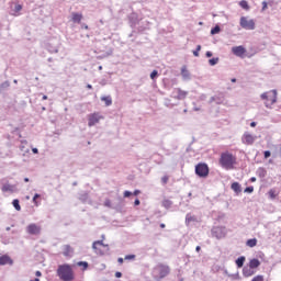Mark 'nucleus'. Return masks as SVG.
Returning a JSON list of instances; mask_svg holds the SVG:
<instances>
[{"mask_svg": "<svg viewBox=\"0 0 281 281\" xmlns=\"http://www.w3.org/2000/svg\"><path fill=\"white\" fill-rule=\"evenodd\" d=\"M218 161L224 170H234V166H236V156L229 151H224L221 154Z\"/></svg>", "mask_w": 281, "mask_h": 281, "instance_id": "1", "label": "nucleus"}, {"mask_svg": "<svg viewBox=\"0 0 281 281\" xmlns=\"http://www.w3.org/2000/svg\"><path fill=\"white\" fill-rule=\"evenodd\" d=\"M57 276L63 281H74V269L67 263L61 265L57 269Z\"/></svg>", "mask_w": 281, "mask_h": 281, "instance_id": "2", "label": "nucleus"}, {"mask_svg": "<svg viewBox=\"0 0 281 281\" xmlns=\"http://www.w3.org/2000/svg\"><path fill=\"white\" fill-rule=\"evenodd\" d=\"M261 100H266L265 106L271 109L276 102H278V90H271L270 92H263Z\"/></svg>", "mask_w": 281, "mask_h": 281, "instance_id": "3", "label": "nucleus"}, {"mask_svg": "<svg viewBox=\"0 0 281 281\" xmlns=\"http://www.w3.org/2000/svg\"><path fill=\"white\" fill-rule=\"evenodd\" d=\"M92 249L97 256H104L109 251V245H105L102 240H97L92 244Z\"/></svg>", "mask_w": 281, "mask_h": 281, "instance_id": "4", "label": "nucleus"}, {"mask_svg": "<svg viewBox=\"0 0 281 281\" xmlns=\"http://www.w3.org/2000/svg\"><path fill=\"white\" fill-rule=\"evenodd\" d=\"M195 175L198 177L204 178L210 175V167H207V164L200 162L195 166Z\"/></svg>", "mask_w": 281, "mask_h": 281, "instance_id": "5", "label": "nucleus"}, {"mask_svg": "<svg viewBox=\"0 0 281 281\" xmlns=\"http://www.w3.org/2000/svg\"><path fill=\"white\" fill-rule=\"evenodd\" d=\"M211 234L213 238H217V240H221V238H225V236H227V231L225 226H214L211 229Z\"/></svg>", "mask_w": 281, "mask_h": 281, "instance_id": "6", "label": "nucleus"}, {"mask_svg": "<svg viewBox=\"0 0 281 281\" xmlns=\"http://www.w3.org/2000/svg\"><path fill=\"white\" fill-rule=\"evenodd\" d=\"M239 25L243 30H256V21L249 20L247 16L240 18Z\"/></svg>", "mask_w": 281, "mask_h": 281, "instance_id": "7", "label": "nucleus"}, {"mask_svg": "<svg viewBox=\"0 0 281 281\" xmlns=\"http://www.w3.org/2000/svg\"><path fill=\"white\" fill-rule=\"evenodd\" d=\"M41 225H37L35 223L29 224L26 226V234H29L30 236H41Z\"/></svg>", "mask_w": 281, "mask_h": 281, "instance_id": "8", "label": "nucleus"}, {"mask_svg": "<svg viewBox=\"0 0 281 281\" xmlns=\"http://www.w3.org/2000/svg\"><path fill=\"white\" fill-rule=\"evenodd\" d=\"M104 116L100 115V113L95 112L90 115H88V126H95L100 122V120H103Z\"/></svg>", "mask_w": 281, "mask_h": 281, "instance_id": "9", "label": "nucleus"}, {"mask_svg": "<svg viewBox=\"0 0 281 281\" xmlns=\"http://www.w3.org/2000/svg\"><path fill=\"white\" fill-rule=\"evenodd\" d=\"M257 137L251 135L249 132H245L241 136L243 144H246V146H254Z\"/></svg>", "mask_w": 281, "mask_h": 281, "instance_id": "10", "label": "nucleus"}, {"mask_svg": "<svg viewBox=\"0 0 281 281\" xmlns=\"http://www.w3.org/2000/svg\"><path fill=\"white\" fill-rule=\"evenodd\" d=\"M180 75L184 82H189V80H192V74H190V70H188V66L181 67Z\"/></svg>", "mask_w": 281, "mask_h": 281, "instance_id": "11", "label": "nucleus"}, {"mask_svg": "<svg viewBox=\"0 0 281 281\" xmlns=\"http://www.w3.org/2000/svg\"><path fill=\"white\" fill-rule=\"evenodd\" d=\"M232 53L234 56H238V58H243L245 54H247V49L244 46H235L232 48Z\"/></svg>", "mask_w": 281, "mask_h": 281, "instance_id": "12", "label": "nucleus"}, {"mask_svg": "<svg viewBox=\"0 0 281 281\" xmlns=\"http://www.w3.org/2000/svg\"><path fill=\"white\" fill-rule=\"evenodd\" d=\"M186 223L187 225H192V223H199V217H196V215H192V213H189L186 215Z\"/></svg>", "mask_w": 281, "mask_h": 281, "instance_id": "13", "label": "nucleus"}, {"mask_svg": "<svg viewBox=\"0 0 281 281\" xmlns=\"http://www.w3.org/2000/svg\"><path fill=\"white\" fill-rule=\"evenodd\" d=\"M256 271H254V268L251 267H244L243 268V276L244 278H251V276H255Z\"/></svg>", "mask_w": 281, "mask_h": 281, "instance_id": "14", "label": "nucleus"}, {"mask_svg": "<svg viewBox=\"0 0 281 281\" xmlns=\"http://www.w3.org/2000/svg\"><path fill=\"white\" fill-rule=\"evenodd\" d=\"M212 102H215V104H223V102H225V98L223 95H214L211 97L209 104H212Z\"/></svg>", "mask_w": 281, "mask_h": 281, "instance_id": "15", "label": "nucleus"}, {"mask_svg": "<svg viewBox=\"0 0 281 281\" xmlns=\"http://www.w3.org/2000/svg\"><path fill=\"white\" fill-rule=\"evenodd\" d=\"M14 261L12 260V258H10V256L8 255H4V256H1L0 257V265L3 266V265H13Z\"/></svg>", "mask_w": 281, "mask_h": 281, "instance_id": "16", "label": "nucleus"}, {"mask_svg": "<svg viewBox=\"0 0 281 281\" xmlns=\"http://www.w3.org/2000/svg\"><path fill=\"white\" fill-rule=\"evenodd\" d=\"M256 175L259 177V179H265V177H267V169L259 167L256 171Z\"/></svg>", "mask_w": 281, "mask_h": 281, "instance_id": "17", "label": "nucleus"}, {"mask_svg": "<svg viewBox=\"0 0 281 281\" xmlns=\"http://www.w3.org/2000/svg\"><path fill=\"white\" fill-rule=\"evenodd\" d=\"M231 189L236 192V194H240L243 192V189L240 188V183L233 182L231 186Z\"/></svg>", "mask_w": 281, "mask_h": 281, "instance_id": "18", "label": "nucleus"}, {"mask_svg": "<svg viewBox=\"0 0 281 281\" xmlns=\"http://www.w3.org/2000/svg\"><path fill=\"white\" fill-rule=\"evenodd\" d=\"M63 254L64 256L69 257L71 256V254H74V249L71 248V246L65 245L63 248Z\"/></svg>", "mask_w": 281, "mask_h": 281, "instance_id": "19", "label": "nucleus"}, {"mask_svg": "<svg viewBox=\"0 0 281 281\" xmlns=\"http://www.w3.org/2000/svg\"><path fill=\"white\" fill-rule=\"evenodd\" d=\"M249 267L250 269H258V267H260V260L256 258L251 259L249 261Z\"/></svg>", "mask_w": 281, "mask_h": 281, "instance_id": "20", "label": "nucleus"}, {"mask_svg": "<svg viewBox=\"0 0 281 281\" xmlns=\"http://www.w3.org/2000/svg\"><path fill=\"white\" fill-rule=\"evenodd\" d=\"M245 256H241L239 258L236 259L235 263L237 265L238 269H243V267L245 266Z\"/></svg>", "mask_w": 281, "mask_h": 281, "instance_id": "21", "label": "nucleus"}, {"mask_svg": "<svg viewBox=\"0 0 281 281\" xmlns=\"http://www.w3.org/2000/svg\"><path fill=\"white\" fill-rule=\"evenodd\" d=\"M2 192H14V186L5 183L1 188Z\"/></svg>", "mask_w": 281, "mask_h": 281, "instance_id": "22", "label": "nucleus"}, {"mask_svg": "<svg viewBox=\"0 0 281 281\" xmlns=\"http://www.w3.org/2000/svg\"><path fill=\"white\" fill-rule=\"evenodd\" d=\"M101 101L105 103V106H111V104H113V99L111 95L101 97Z\"/></svg>", "mask_w": 281, "mask_h": 281, "instance_id": "23", "label": "nucleus"}, {"mask_svg": "<svg viewBox=\"0 0 281 281\" xmlns=\"http://www.w3.org/2000/svg\"><path fill=\"white\" fill-rule=\"evenodd\" d=\"M82 21V13H72V22L80 23Z\"/></svg>", "mask_w": 281, "mask_h": 281, "instance_id": "24", "label": "nucleus"}, {"mask_svg": "<svg viewBox=\"0 0 281 281\" xmlns=\"http://www.w3.org/2000/svg\"><path fill=\"white\" fill-rule=\"evenodd\" d=\"M187 95H188V91L178 89V100H186Z\"/></svg>", "mask_w": 281, "mask_h": 281, "instance_id": "25", "label": "nucleus"}, {"mask_svg": "<svg viewBox=\"0 0 281 281\" xmlns=\"http://www.w3.org/2000/svg\"><path fill=\"white\" fill-rule=\"evenodd\" d=\"M247 247H256L258 245V239L251 238L246 241Z\"/></svg>", "mask_w": 281, "mask_h": 281, "instance_id": "26", "label": "nucleus"}, {"mask_svg": "<svg viewBox=\"0 0 281 281\" xmlns=\"http://www.w3.org/2000/svg\"><path fill=\"white\" fill-rule=\"evenodd\" d=\"M77 265L78 267H82L83 271H87V269H89V262L87 261H79Z\"/></svg>", "mask_w": 281, "mask_h": 281, "instance_id": "27", "label": "nucleus"}, {"mask_svg": "<svg viewBox=\"0 0 281 281\" xmlns=\"http://www.w3.org/2000/svg\"><path fill=\"white\" fill-rule=\"evenodd\" d=\"M240 8H243V10H249V3L247 2V0H241L239 2Z\"/></svg>", "mask_w": 281, "mask_h": 281, "instance_id": "28", "label": "nucleus"}, {"mask_svg": "<svg viewBox=\"0 0 281 281\" xmlns=\"http://www.w3.org/2000/svg\"><path fill=\"white\" fill-rule=\"evenodd\" d=\"M12 205L16 210V212H21V204H19V200H13Z\"/></svg>", "mask_w": 281, "mask_h": 281, "instance_id": "29", "label": "nucleus"}, {"mask_svg": "<svg viewBox=\"0 0 281 281\" xmlns=\"http://www.w3.org/2000/svg\"><path fill=\"white\" fill-rule=\"evenodd\" d=\"M218 57H213L209 60V65H211V67H214V65H218Z\"/></svg>", "mask_w": 281, "mask_h": 281, "instance_id": "30", "label": "nucleus"}, {"mask_svg": "<svg viewBox=\"0 0 281 281\" xmlns=\"http://www.w3.org/2000/svg\"><path fill=\"white\" fill-rule=\"evenodd\" d=\"M21 10H23V5H21V4H15V8H14L15 14H13V15H14V16H19V12H21Z\"/></svg>", "mask_w": 281, "mask_h": 281, "instance_id": "31", "label": "nucleus"}, {"mask_svg": "<svg viewBox=\"0 0 281 281\" xmlns=\"http://www.w3.org/2000/svg\"><path fill=\"white\" fill-rule=\"evenodd\" d=\"M218 32H221V26L216 25L215 27H213L211 30V34L214 35V34H218Z\"/></svg>", "mask_w": 281, "mask_h": 281, "instance_id": "32", "label": "nucleus"}, {"mask_svg": "<svg viewBox=\"0 0 281 281\" xmlns=\"http://www.w3.org/2000/svg\"><path fill=\"white\" fill-rule=\"evenodd\" d=\"M36 199H41V194L36 193L34 196H33V203L36 207H38V202L36 201Z\"/></svg>", "mask_w": 281, "mask_h": 281, "instance_id": "33", "label": "nucleus"}, {"mask_svg": "<svg viewBox=\"0 0 281 281\" xmlns=\"http://www.w3.org/2000/svg\"><path fill=\"white\" fill-rule=\"evenodd\" d=\"M201 52V45H198L195 50H193V56H195L196 58H199V53Z\"/></svg>", "mask_w": 281, "mask_h": 281, "instance_id": "34", "label": "nucleus"}, {"mask_svg": "<svg viewBox=\"0 0 281 281\" xmlns=\"http://www.w3.org/2000/svg\"><path fill=\"white\" fill-rule=\"evenodd\" d=\"M268 194H269L270 199H276V196H277L276 190H273V189H270Z\"/></svg>", "mask_w": 281, "mask_h": 281, "instance_id": "35", "label": "nucleus"}, {"mask_svg": "<svg viewBox=\"0 0 281 281\" xmlns=\"http://www.w3.org/2000/svg\"><path fill=\"white\" fill-rule=\"evenodd\" d=\"M158 74L159 72L157 70L151 71V74H150L151 80H155V78H157Z\"/></svg>", "mask_w": 281, "mask_h": 281, "instance_id": "36", "label": "nucleus"}, {"mask_svg": "<svg viewBox=\"0 0 281 281\" xmlns=\"http://www.w3.org/2000/svg\"><path fill=\"white\" fill-rule=\"evenodd\" d=\"M244 192L251 194V192H254V187H247Z\"/></svg>", "mask_w": 281, "mask_h": 281, "instance_id": "37", "label": "nucleus"}, {"mask_svg": "<svg viewBox=\"0 0 281 281\" xmlns=\"http://www.w3.org/2000/svg\"><path fill=\"white\" fill-rule=\"evenodd\" d=\"M263 157H265V159H269V157H271V151L270 150H266L263 153Z\"/></svg>", "mask_w": 281, "mask_h": 281, "instance_id": "38", "label": "nucleus"}, {"mask_svg": "<svg viewBox=\"0 0 281 281\" xmlns=\"http://www.w3.org/2000/svg\"><path fill=\"white\" fill-rule=\"evenodd\" d=\"M168 176H165V177H162L161 178V183L164 184V186H166V183H168Z\"/></svg>", "mask_w": 281, "mask_h": 281, "instance_id": "39", "label": "nucleus"}, {"mask_svg": "<svg viewBox=\"0 0 281 281\" xmlns=\"http://www.w3.org/2000/svg\"><path fill=\"white\" fill-rule=\"evenodd\" d=\"M125 260H135V255L125 256Z\"/></svg>", "mask_w": 281, "mask_h": 281, "instance_id": "40", "label": "nucleus"}, {"mask_svg": "<svg viewBox=\"0 0 281 281\" xmlns=\"http://www.w3.org/2000/svg\"><path fill=\"white\" fill-rule=\"evenodd\" d=\"M267 8H268V3H267V1H263L261 12H265V10H267Z\"/></svg>", "mask_w": 281, "mask_h": 281, "instance_id": "41", "label": "nucleus"}, {"mask_svg": "<svg viewBox=\"0 0 281 281\" xmlns=\"http://www.w3.org/2000/svg\"><path fill=\"white\" fill-rule=\"evenodd\" d=\"M104 205H105V207H111V200L106 199L104 201Z\"/></svg>", "mask_w": 281, "mask_h": 281, "instance_id": "42", "label": "nucleus"}, {"mask_svg": "<svg viewBox=\"0 0 281 281\" xmlns=\"http://www.w3.org/2000/svg\"><path fill=\"white\" fill-rule=\"evenodd\" d=\"M228 278H232L233 280H238V273H236V274H228Z\"/></svg>", "mask_w": 281, "mask_h": 281, "instance_id": "43", "label": "nucleus"}, {"mask_svg": "<svg viewBox=\"0 0 281 281\" xmlns=\"http://www.w3.org/2000/svg\"><path fill=\"white\" fill-rule=\"evenodd\" d=\"M132 194H133V193H132L131 191H125V192H124L125 199L128 198V196H131Z\"/></svg>", "mask_w": 281, "mask_h": 281, "instance_id": "44", "label": "nucleus"}, {"mask_svg": "<svg viewBox=\"0 0 281 281\" xmlns=\"http://www.w3.org/2000/svg\"><path fill=\"white\" fill-rule=\"evenodd\" d=\"M206 99H207V95H206V94H201L200 98H199V100H201V101H204V100H206Z\"/></svg>", "mask_w": 281, "mask_h": 281, "instance_id": "45", "label": "nucleus"}, {"mask_svg": "<svg viewBox=\"0 0 281 281\" xmlns=\"http://www.w3.org/2000/svg\"><path fill=\"white\" fill-rule=\"evenodd\" d=\"M205 56H206V58H212L213 54H212V52L207 50Z\"/></svg>", "mask_w": 281, "mask_h": 281, "instance_id": "46", "label": "nucleus"}, {"mask_svg": "<svg viewBox=\"0 0 281 281\" xmlns=\"http://www.w3.org/2000/svg\"><path fill=\"white\" fill-rule=\"evenodd\" d=\"M117 262H119L120 265H124V258H119V259H117Z\"/></svg>", "mask_w": 281, "mask_h": 281, "instance_id": "47", "label": "nucleus"}, {"mask_svg": "<svg viewBox=\"0 0 281 281\" xmlns=\"http://www.w3.org/2000/svg\"><path fill=\"white\" fill-rule=\"evenodd\" d=\"M32 153H34V155H38V149L37 148H33Z\"/></svg>", "mask_w": 281, "mask_h": 281, "instance_id": "48", "label": "nucleus"}, {"mask_svg": "<svg viewBox=\"0 0 281 281\" xmlns=\"http://www.w3.org/2000/svg\"><path fill=\"white\" fill-rule=\"evenodd\" d=\"M133 194H134V196H137L138 194H140V191L139 190H135Z\"/></svg>", "mask_w": 281, "mask_h": 281, "instance_id": "49", "label": "nucleus"}, {"mask_svg": "<svg viewBox=\"0 0 281 281\" xmlns=\"http://www.w3.org/2000/svg\"><path fill=\"white\" fill-rule=\"evenodd\" d=\"M115 278H122V272H115Z\"/></svg>", "mask_w": 281, "mask_h": 281, "instance_id": "50", "label": "nucleus"}, {"mask_svg": "<svg viewBox=\"0 0 281 281\" xmlns=\"http://www.w3.org/2000/svg\"><path fill=\"white\" fill-rule=\"evenodd\" d=\"M139 199H136L135 201H134V205H139Z\"/></svg>", "mask_w": 281, "mask_h": 281, "instance_id": "51", "label": "nucleus"}, {"mask_svg": "<svg viewBox=\"0 0 281 281\" xmlns=\"http://www.w3.org/2000/svg\"><path fill=\"white\" fill-rule=\"evenodd\" d=\"M35 276H36L37 278H41V276H42L41 271H36V272H35Z\"/></svg>", "mask_w": 281, "mask_h": 281, "instance_id": "52", "label": "nucleus"}, {"mask_svg": "<svg viewBox=\"0 0 281 281\" xmlns=\"http://www.w3.org/2000/svg\"><path fill=\"white\" fill-rule=\"evenodd\" d=\"M250 182H251V183H256V177H251V178H250Z\"/></svg>", "mask_w": 281, "mask_h": 281, "instance_id": "53", "label": "nucleus"}, {"mask_svg": "<svg viewBox=\"0 0 281 281\" xmlns=\"http://www.w3.org/2000/svg\"><path fill=\"white\" fill-rule=\"evenodd\" d=\"M251 128L256 127V122L250 123Z\"/></svg>", "mask_w": 281, "mask_h": 281, "instance_id": "54", "label": "nucleus"}, {"mask_svg": "<svg viewBox=\"0 0 281 281\" xmlns=\"http://www.w3.org/2000/svg\"><path fill=\"white\" fill-rule=\"evenodd\" d=\"M195 251H198V252L201 251V246H196Z\"/></svg>", "mask_w": 281, "mask_h": 281, "instance_id": "55", "label": "nucleus"}, {"mask_svg": "<svg viewBox=\"0 0 281 281\" xmlns=\"http://www.w3.org/2000/svg\"><path fill=\"white\" fill-rule=\"evenodd\" d=\"M25 183L30 182V178H24Z\"/></svg>", "mask_w": 281, "mask_h": 281, "instance_id": "56", "label": "nucleus"}, {"mask_svg": "<svg viewBox=\"0 0 281 281\" xmlns=\"http://www.w3.org/2000/svg\"><path fill=\"white\" fill-rule=\"evenodd\" d=\"M87 89H93V86L88 85V86H87Z\"/></svg>", "mask_w": 281, "mask_h": 281, "instance_id": "57", "label": "nucleus"}, {"mask_svg": "<svg viewBox=\"0 0 281 281\" xmlns=\"http://www.w3.org/2000/svg\"><path fill=\"white\" fill-rule=\"evenodd\" d=\"M193 111H201V108H193Z\"/></svg>", "mask_w": 281, "mask_h": 281, "instance_id": "58", "label": "nucleus"}, {"mask_svg": "<svg viewBox=\"0 0 281 281\" xmlns=\"http://www.w3.org/2000/svg\"><path fill=\"white\" fill-rule=\"evenodd\" d=\"M42 100H47V95L44 94V95L42 97Z\"/></svg>", "mask_w": 281, "mask_h": 281, "instance_id": "59", "label": "nucleus"}, {"mask_svg": "<svg viewBox=\"0 0 281 281\" xmlns=\"http://www.w3.org/2000/svg\"><path fill=\"white\" fill-rule=\"evenodd\" d=\"M160 227L164 229V227H166V224H160Z\"/></svg>", "mask_w": 281, "mask_h": 281, "instance_id": "60", "label": "nucleus"}, {"mask_svg": "<svg viewBox=\"0 0 281 281\" xmlns=\"http://www.w3.org/2000/svg\"><path fill=\"white\" fill-rule=\"evenodd\" d=\"M231 82H236V78L231 79Z\"/></svg>", "mask_w": 281, "mask_h": 281, "instance_id": "61", "label": "nucleus"}, {"mask_svg": "<svg viewBox=\"0 0 281 281\" xmlns=\"http://www.w3.org/2000/svg\"><path fill=\"white\" fill-rule=\"evenodd\" d=\"M224 273H225L226 276H229V272H227V270H225Z\"/></svg>", "mask_w": 281, "mask_h": 281, "instance_id": "62", "label": "nucleus"}, {"mask_svg": "<svg viewBox=\"0 0 281 281\" xmlns=\"http://www.w3.org/2000/svg\"><path fill=\"white\" fill-rule=\"evenodd\" d=\"M85 30H89V26H88V25H86V26H85Z\"/></svg>", "mask_w": 281, "mask_h": 281, "instance_id": "63", "label": "nucleus"}, {"mask_svg": "<svg viewBox=\"0 0 281 281\" xmlns=\"http://www.w3.org/2000/svg\"><path fill=\"white\" fill-rule=\"evenodd\" d=\"M31 281H41L40 279L31 280Z\"/></svg>", "mask_w": 281, "mask_h": 281, "instance_id": "64", "label": "nucleus"}]
</instances>
